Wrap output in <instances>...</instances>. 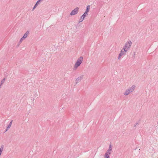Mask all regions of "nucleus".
<instances>
[{
    "label": "nucleus",
    "mask_w": 158,
    "mask_h": 158,
    "mask_svg": "<svg viewBox=\"0 0 158 158\" xmlns=\"http://www.w3.org/2000/svg\"><path fill=\"white\" fill-rule=\"evenodd\" d=\"M79 10V8L78 7L76 8L71 11L70 15H73L77 14Z\"/></svg>",
    "instance_id": "5"
},
{
    "label": "nucleus",
    "mask_w": 158,
    "mask_h": 158,
    "mask_svg": "<svg viewBox=\"0 0 158 158\" xmlns=\"http://www.w3.org/2000/svg\"><path fill=\"white\" fill-rule=\"evenodd\" d=\"M90 8V6L89 5H88L87 6L86 10L85 12L83 14V15L81 17V19H80L79 21V23H80V22H82L83 19H84L85 17H86V16L88 15V13L89 11Z\"/></svg>",
    "instance_id": "2"
},
{
    "label": "nucleus",
    "mask_w": 158,
    "mask_h": 158,
    "mask_svg": "<svg viewBox=\"0 0 158 158\" xmlns=\"http://www.w3.org/2000/svg\"><path fill=\"white\" fill-rule=\"evenodd\" d=\"M83 59V57L82 56H81L78 58L74 66V70H76L77 68L80 65Z\"/></svg>",
    "instance_id": "1"
},
{
    "label": "nucleus",
    "mask_w": 158,
    "mask_h": 158,
    "mask_svg": "<svg viewBox=\"0 0 158 158\" xmlns=\"http://www.w3.org/2000/svg\"><path fill=\"white\" fill-rule=\"evenodd\" d=\"M12 121H13V120H12L10 122V123H9V124L7 125V127H6V131H7L8 129L10 128V127L11 125V124H12Z\"/></svg>",
    "instance_id": "9"
},
{
    "label": "nucleus",
    "mask_w": 158,
    "mask_h": 158,
    "mask_svg": "<svg viewBox=\"0 0 158 158\" xmlns=\"http://www.w3.org/2000/svg\"><path fill=\"white\" fill-rule=\"evenodd\" d=\"M38 4H36V3L35 4V6H34V8H35L37 5H38Z\"/></svg>",
    "instance_id": "15"
},
{
    "label": "nucleus",
    "mask_w": 158,
    "mask_h": 158,
    "mask_svg": "<svg viewBox=\"0 0 158 158\" xmlns=\"http://www.w3.org/2000/svg\"><path fill=\"white\" fill-rule=\"evenodd\" d=\"M135 87V85H132L130 89H127L125 90V92L124 93V95H128L130 93H131L134 91Z\"/></svg>",
    "instance_id": "3"
},
{
    "label": "nucleus",
    "mask_w": 158,
    "mask_h": 158,
    "mask_svg": "<svg viewBox=\"0 0 158 158\" xmlns=\"http://www.w3.org/2000/svg\"><path fill=\"white\" fill-rule=\"evenodd\" d=\"M2 85H1V84H0V88H1V86H2Z\"/></svg>",
    "instance_id": "16"
},
{
    "label": "nucleus",
    "mask_w": 158,
    "mask_h": 158,
    "mask_svg": "<svg viewBox=\"0 0 158 158\" xmlns=\"http://www.w3.org/2000/svg\"><path fill=\"white\" fill-rule=\"evenodd\" d=\"M6 79L5 78H3L1 81V85H2V84L4 83Z\"/></svg>",
    "instance_id": "12"
},
{
    "label": "nucleus",
    "mask_w": 158,
    "mask_h": 158,
    "mask_svg": "<svg viewBox=\"0 0 158 158\" xmlns=\"http://www.w3.org/2000/svg\"><path fill=\"white\" fill-rule=\"evenodd\" d=\"M35 8H34V7L33 8V10Z\"/></svg>",
    "instance_id": "17"
},
{
    "label": "nucleus",
    "mask_w": 158,
    "mask_h": 158,
    "mask_svg": "<svg viewBox=\"0 0 158 158\" xmlns=\"http://www.w3.org/2000/svg\"><path fill=\"white\" fill-rule=\"evenodd\" d=\"M29 34V31H27L23 35V38H24V39L26 38L27 37Z\"/></svg>",
    "instance_id": "10"
},
{
    "label": "nucleus",
    "mask_w": 158,
    "mask_h": 158,
    "mask_svg": "<svg viewBox=\"0 0 158 158\" xmlns=\"http://www.w3.org/2000/svg\"><path fill=\"white\" fill-rule=\"evenodd\" d=\"M127 51H125L123 48L121 50L120 52V53L119 56L118 57V60L120 59L121 57L123 55H125L126 54V52Z\"/></svg>",
    "instance_id": "6"
},
{
    "label": "nucleus",
    "mask_w": 158,
    "mask_h": 158,
    "mask_svg": "<svg viewBox=\"0 0 158 158\" xmlns=\"http://www.w3.org/2000/svg\"><path fill=\"white\" fill-rule=\"evenodd\" d=\"M83 78L82 76H80L78 77L76 80V84H77Z\"/></svg>",
    "instance_id": "8"
},
{
    "label": "nucleus",
    "mask_w": 158,
    "mask_h": 158,
    "mask_svg": "<svg viewBox=\"0 0 158 158\" xmlns=\"http://www.w3.org/2000/svg\"><path fill=\"white\" fill-rule=\"evenodd\" d=\"M112 146L111 145V144L110 143L109 145V149L107 150V152H108V153L109 154H111V151H112Z\"/></svg>",
    "instance_id": "7"
},
{
    "label": "nucleus",
    "mask_w": 158,
    "mask_h": 158,
    "mask_svg": "<svg viewBox=\"0 0 158 158\" xmlns=\"http://www.w3.org/2000/svg\"><path fill=\"white\" fill-rule=\"evenodd\" d=\"M43 0H39L37 2H36V4H40V3L41 2V1H43Z\"/></svg>",
    "instance_id": "14"
},
{
    "label": "nucleus",
    "mask_w": 158,
    "mask_h": 158,
    "mask_svg": "<svg viewBox=\"0 0 158 158\" xmlns=\"http://www.w3.org/2000/svg\"><path fill=\"white\" fill-rule=\"evenodd\" d=\"M111 154L108 153L107 152H106L105 155V158H110V156L109 155L110 154Z\"/></svg>",
    "instance_id": "11"
},
{
    "label": "nucleus",
    "mask_w": 158,
    "mask_h": 158,
    "mask_svg": "<svg viewBox=\"0 0 158 158\" xmlns=\"http://www.w3.org/2000/svg\"><path fill=\"white\" fill-rule=\"evenodd\" d=\"M132 42L131 41H127L125 44V46L123 48V49L125 51H127L129 50L131 46Z\"/></svg>",
    "instance_id": "4"
},
{
    "label": "nucleus",
    "mask_w": 158,
    "mask_h": 158,
    "mask_svg": "<svg viewBox=\"0 0 158 158\" xmlns=\"http://www.w3.org/2000/svg\"><path fill=\"white\" fill-rule=\"evenodd\" d=\"M24 39L23 38V37H22L21 38L20 40V41L19 42V44H20L23 41V39Z\"/></svg>",
    "instance_id": "13"
}]
</instances>
